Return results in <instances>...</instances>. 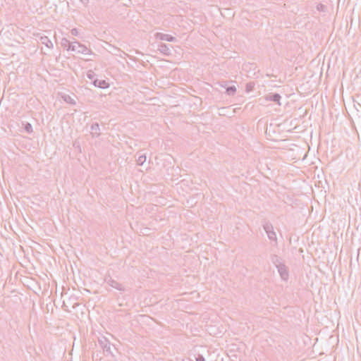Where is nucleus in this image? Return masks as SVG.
I'll list each match as a JSON object with an SVG mask.
<instances>
[{
  "label": "nucleus",
  "instance_id": "f257e3e1",
  "mask_svg": "<svg viewBox=\"0 0 361 361\" xmlns=\"http://www.w3.org/2000/svg\"><path fill=\"white\" fill-rule=\"evenodd\" d=\"M67 50H71L85 55H90L92 54L91 49H88L86 46L80 44L78 41H73V45L69 46V47L67 48Z\"/></svg>",
  "mask_w": 361,
  "mask_h": 361
},
{
  "label": "nucleus",
  "instance_id": "f03ea898",
  "mask_svg": "<svg viewBox=\"0 0 361 361\" xmlns=\"http://www.w3.org/2000/svg\"><path fill=\"white\" fill-rule=\"evenodd\" d=\"M263 228L264 231L266 232L268 238L270 240H272L274 242V245H277V238L276 234L274 230V226L270 222H265L263 224Z\"/></svg>",
  "mask_w": 361,
  "mask_h": 361
},
{
  "label": "nucleus",
  "instance_id": "7ed1b4c3",
  "mask_svg": "<svg viewBox=\"0 0 361 361\" xmlns=\"http://www.w3.org/2000/svg\"><path fill=\"white\" fill-rule=\"evenodd\" d=\"M104 281L108 285H109L112 288H114L121 292L125 291V288L123 286V284H121V283H118L117 281L113 279L110 275H109V274L106 275Z\"/></svg>",
  "mask_w": 361,
  "mask_h": 361
},
{
  "label": "nucleus",
  "instance_id": "20e7f679",
  "mask_svg": "<svg viewBox=\"0 0 361 361\" xmlns=\"http://www.w3.org/2000/svg\"><path fill=\"white\" fill-rule=\"evenodd\" d=\"M99 343L101 348L103 349L104 352L111 354V343L105 337L99 338Z\"/></svg>",
  "mask_w": 361,
  "mask_h": 361
},
{
  "label": "nucleus",
  "instance_id": "39448f33",
  "mask_svg": "<svg viewBox=\"0 0 361 361\" xmlns=\"http://www.w3.org/2000/svg\"><path fill=\"white\" fill-rule=\"evenodd\" d=\"M276 268L281 278L283 280L286 281L288 279V271L286 265L283 263Z\"/></svg>",
  "mask_w": 361,
  "mask_h": 361
},
{
  "label": "nucleus",
  "instance_id": "423d86ee",
  "mask_svg": "<svg viewBox=\"0 0 361 361\" xmlns=\"http://www.w3.org/2000/svg\"><path fill=\"white\" fill-rule=\"evenodd\" d=\"M156 37L157 39H159L160 40L163 41H167V42H176V37L164 33H157Z\"/></svg>",
  "mask_w": 361,
  "mask_h": 361
},
{
  "label": "nucleus",
  "instance_id": "0eeeda50",
  "mask_svg": "<svg viewBox=\"0 0 361 361\" xmlns=\"http://www.w3.org/2000/svg\"><path fill=\"white\" fill-rule=\"evenodd\" d=\"M158 50L164 55L169 56L171 54L170 47L164 43L158 45Z\"/></svg>",
  "mask_w": 361,
  "mask_h": 361
},
{
  "label": "nucleus",
  "instance_id": "6e6552de",
  "mask_svg": "<svg viewBox=\"0 0 361 361\" xmlns=\"http://www.w3.org/2000/svg\"><path fill=\"white\" fill-rule=\"evenodd\" d=\"M93 85L95 86V87H98L99 88H102V89H105V88H107L109 87V83L104 80H98V79H96L93 81Z\"/></svg>",
  "mask_w": 361,
  "mask_h": 361
},
{
  "label": "nucleus",
  "instance_id": "1a4fd4ad",
  "mask_svg": "<svg viewBox=\"0 0 361 361\" xmlns=\"http://www.w3.org/2000/svg\"><path fill=\"white\" fill-rule=\"evenodd\" d=\"M281 98V95L278 93L270 94L267 97V100L276 102L279 104H280L279 101H280Z\"/></svg>",
  "mask_w": 361,
  "mask_h": 361
},
{
  "label": "nucleus",
  "instance_id": "9d476101",
  "mask_svg": "<svg viewBox=\"0 0 361 361\" xmlns=\"http://www.w3.org/2000/svg\"><path fill=\"white\" fill-rule=\"evenodd\" d=\"M270 259L271 262L276 266V267L283 264L281 259L276 255H271L270 256Z\"/></svg>",
  "mask_w": 361,
  "mask_h": 361
},
{
  "label": "nucleus",
  "instance_id": "9b49d317",
  "mask_svg": "<svg viewBox=\"0 0 361 361\" xmlns=\"http://www.w3.org/2000/svg\"><path fill=\"white\" fill-rule=\"evenodd\" d=\"M40 42L42 44H44L48 48H52L53 47V43L49 39L47 36H42L40 37Z\"/></svg>",
  "mask_w": 361,
  "mask_h": 361
},
{
  "label": "nucleus",
  "instance_id": "f8f14e48",
  "mask_svg": "<svg viewBox=\"0 0 361 361\" xmlns=\"http://www.w3.org/2000/svg\"><path fill=\"white\" fill-rule=\"evenodd\" d=\"M91 133L93 135H95L97 137H98L99 135H100V128H99V125L97 123H93L92 126H91Z\"/></svg>",
  "mask_w": 361,
  "mask_h": 361
},
{
  "label": "nucleus",
  "instance_id": "ddd939ff",
  "mask_svg": "<svg viewBox=\"0 0 361 361\" xmlns=\"http://www.w3.org/2000/svg\"><path fill=\"white\" fill-rule=\"evenodd\" d=\"M61 47H63L64 49H67V48H68V47H69V46L73 45V42H70L69 40H68L66 38H63V39H61Z\"/></svg>",
  "mask_w": 361,
  "mask_h": 361
},
{
  "label": "nucleus",
  "instance_id": "4468645a",
  "mask_svg": "<svg viewBox=\"0 0 361 361\" xmlns=\"http://www.w3.org/2000/svg\"><path fill=\"white\" fill-rule=\"evenodd\" d=\"M226 92L228 95H234L235 93L236 92V87L234 85L227 87L226 89Z\"/></svg>",
  "mask_w": 361,
  "mask_h": 361
},
{
  "label": "nucleus",
  "instance_id": "2eb2a0df",
  "mask_svg": "<svg viewBox=\"0 0 361 361\" xmlns=\"http://www.w3.org/2000/svg\"><path fill=\"white\" fill-rule=\"evenodd\" d=\"M146 159L145 154L140 155L137 159V165L142 166L146 161Z\"/></svg>",
  "mask_w": 361,
  "mask_h": 361
},
{
  "label": "nucleus",
  "instance_id": "dca6fc26",
  "mask_svg": "<svg viewBox=\"0 0 361 361\" xmlns=\"http://www.w3.org/2000/svg\"><path fill=\"white\" fill-rule=\"evenodd\" d=\"M23 126H24V130L28 133H32V125L30 123H23Z\"/></svg>",
  "mask_w": 361,
  "mask_h": 361
},
{
  "label": "nucleus",
  "instance_id": "f3484780",
  "mask_svg": "<svg viewBox=\"0 0 361 361\" xmlns=\"http://www.w3.org/2000/svg\"><path fill=\"white\" fill-rule=\"evenodd\" d=\"M64 100L67 102V103H69V104H75V100L71 98L70 96H66L64 97Z\"/></svg>",
  "mask_w": 361,
  "mask_h": 361
},
{
  "label": "nucleus",
  "instance_id": "a211bd4d",
  "mask_svg": "<svg viewBox=\"0 0 361 361\" xmlns=\"http://www.w3.org/2000/svg\"><path fill=\"white\" fill-rule=\"evenodd\" d=\"M196 361H205L204 357L203 355L199 354L195 358Z\"/></svg>",
  "mask_w": 361,
  "mask_h": 361
},
{
  "label": "nucleus",
  "instance_id": "6ab92c4d",
  "mask_svg": "<svg viewBox=\"0 0 361 361\" xmlns=\"http://www.w3.org/2000/svg\"><path fill=\"white\" fill-rule=\"evenodd\" d=\"M253 85L251 83H248L246 85V90L247 92H250L252 90Z\"/></svg>",
  "mask_w": 361,
  "mask_h": 361
},
{
  "label": "nucleus",
  "instance_id": "aec40b11",
  "mask_svg": "<svg viewBox=\"0 0 361 361\" xmlns=\"http://www.w3.org/2000/svg\"><path fill=\"white\" fill-rule=\"evenodd\" d=\"M71 34H72L73 35H75V36H76V35H78V30H77L76 28H73V29H72V30H71Z\"/></svg>",
  "mask_w": 361,
  "mask_h": 361
},
{
  "label": "nucleus",
  "instance_id": "412c9836",
  "mask_svg": "<svg viewBox=\"0 0 361 361\" xmlns=\"http://www.w3.org/2000/svg\"><path fill=\"white\" fill-rule=\"evenodd\" d=\"M80 1L85 4V5H87V3L89 2V0H80Z\"/></svg>",
  "mask_w": 361,
  "mask_h": 361
},
{
  "label": "nucleus",
  "instance_id": "4be33fe9",
  "mask_svg": "<svg viewBox=\"0 0 361 361\" xmlns=\"http://www.w3.org/2000/svg\"><path fill=\"white\" fill-rule=\"evenodd\" d=\"M87 77H88L90 79H92V73H89L87 74Z\"/></svg>",
  "mask_w": 361,
  "mask_h": 361
}]
</instances>
